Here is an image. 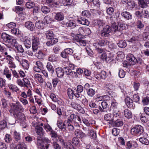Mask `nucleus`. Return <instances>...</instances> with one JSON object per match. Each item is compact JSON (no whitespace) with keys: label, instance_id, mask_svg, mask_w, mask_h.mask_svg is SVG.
<instances>
[{"label":"nucleus","instance_id":"19","mask_svg":"<svg viewBox=\"0 0 149 149\" xmlns=\"http://www.w3.org/2000/svg\"><path fill=\"white\" fill-rule=\"evenodd\" d=\"M25 26L27 29L31 31H33L35 29L34 24L31 21H28L25 22Z\"/></svg>","mask_w":149,"mask_h":149},{"label":"nucleus","instance_id":"18","mask_svg":"<svg viewBox=\"0 0 149 149\" xmlns=\"http://www.w3.org/2000/svg\"><path fill=\"white\" fill-rule=\"evenodd\" d=\"M56 71L57 77L59 78H62L64 74V71L61 68L58 67L56 69Z\"/></svg>","mask_w":149,"mask_h":149},{"label":"nucleus","instance_id":"21","mask_svg":"<svg viewBox=\"0 0 149 149\" xmlns=\"http://www.w3.org/2000/svg\"><path fill=\"white\" fill-rule=\"evenodd\" d=\"M54 18L58 21L63 20L64 18V15L62 13H57L55 16Z\"/></svg>","mask_w":149,"mask_h":149},{"label":"nucleus","instance_id":"13","mask_svg":"<svg viewBox=\"0 0 149 149\" xmlns=\"http://www.w3.org/2000/svg\"><path fill=\"white\" fill-rule=\"evenodd\" d=\"M74 134L78 138H82L86 136V135L81 130L77 129L75 130L74 132Z\"/></svg>","mask_w":149,"mask_h":149},{"label":"nucleus","instance_id":"43","mask_svg":"<svg viewBox=\"0 0 149 149\" xmlns=\"http://www.w3.org/2000/svg\"><path fill=\"white\" fill-rule=\"evenodd\" d=\"M36 129V132L38 135H41L43 134V129L42 127L40 126H37Z\"/></svg>","mask_w":149,"mask_h":149},{"label":"nucleus","instance_id":"53","mask_svg":"<svg viewBox=\"0 0 149 149\" xmlns=\"http://www.w3.org/2000/svg\"><path fill=\"white\" fill-rule=\"evenodd\" d=\"M12 33L14 34L16 36H18L20 34L19 30L18 29L16 28H13L11 30H10Z\"/></svg>","mask_w":149,"mask_h":149},{"label":"nucleus","instance_id":"46","mask_svg":"<svg viewBox=\"0 0 149 149\" xmlns=\"http://www.w3.org/2000/svg\"><path fill=\"white\" fill-rule=\"evenodd\" d=\"M118 33L121 35L122 34V31L125 29L126 26L125 24H121L118 26Z\"/></svg>","mask_w":149,"mask_h":149},{"label":"nucleus","instance_id":"49","mask_svg":"<svg viewBox=\"0 0 149 149\" xmlns=\"http://www.w3.org/2000/svg\"><path fill=\"white\" fill-rule=\"evenodd\" d=\"M57 56L54 54L50 55L48 57V60L51 62L56 61L57 60Z\"/></svg>","mask_w":149,"mask_h":149},{"label":"nucleus","instance_id":"27","mask_svg":"<svg viewBox=\"0 0 149 149\" xmlns=\"http://www.w3.org/2000/svg\"><path fill=\"white\" fill-rule=\"evenodd\" d=\"M17 44H15V46H12V47H15L18 50V51L21 53H23L24 52V50L22 46L18 44V42L16 41Z\"/></svg>","mask_w":149,"mask_h":149},{"label":"nucleus","instance_id":"61","mask_svg":"<svg viewBox=\"0 0 149 149\" xmlns=\"http://www.w3.org/2000/svg\"><path fill=\"white\" fill-rule=\"evenodd\" d=\"M52 81L53 87H55L56 86L57 84L59 82V80L58 78L56 77L52 79Z\"/></svg>","mask_w":149,"mask_h":149},{"label":"nucleus","instance_id":"9","mask_svg":"<svg viewBox=\"0 0 149 149\" xmlns=\"http://www.w3.org/2000/svg\"><path fill=\"white\" fill-rule=\"evenodd\" d=\"M36 64V65L33 67V70L36 72H40L43 69L42 63L39 61H37Z\"/></svg>","mask_w":149,"mask_h":149},{"label":"nucleus","instance_id":"62","mask_svg":"<svg viewBox=\"0 0 149 149\" xmlns=\"http://www.w3.org/2000/svg\"><path fill=\"white\" fill-rule=\"evenodd\" d=\"M15 11L17 13H20L23 10L22 7L16 6L15 7Z\"/></svg>","mask_w":149,"mask_h":149},{"label":"nucleus","instance_id":"64","mask_svg":"<svg viewBox=\"0 0 149 149\" xmlns=\"http://www.w3.org/2000/svg\"><path fill=\"white\" fill-rule=\"evenodd\" d=\"M49 135L52 138L54 139L57 138L58 136L57 133L53 130L50 132Z\"/></svg>","mask_w":149,"mask_h":149},{"label":"nucleus","instance_id":"14","mask_svg":"<svg viewBox=\"0 0 149 149\" xmlns=\"http://www.w3.org/2000/svg\"><path fill=\"white\" fill-rule=\"evenodd\" d=\"M113 126L116 127H121L123 125V122L121 118L117 119L115 121L114 120L113 122H112Z\"/></svg>","mask_w":149,"mask_h":149},{"label":"nucleus","instance_id":"55","mask_svg":"<svg viewBox=\"0 0 149 149\" xmlns=\"http://www.w3.org/2000/svg\"><path fill=\"white\" fill-rule=\"evenodd\" d=\"M4 55H6V59L7 60L8 63L9 62L13 61L12 59L13 58L10 55H8L7 52H6L4 53Z\"/></svg>","mask_w":149,"mask_h":149},{"label":"nucleus","instance_id":"59","mask_svg":"<svg viewBox=\"0 0 149 149\" xmlns=\"http://www.w3.org/2000/svg\"><path fill=\"white\" fill-rule=\"evenodd\" d=\"M42 140H41L39 139H38L37 141V145L39 148L41 149L44 147V145L42 144Z\"/></svg>","mask_w":149,"mask_h":149},{"label":"nucleus","instance_id":"63","mask_svg":"<svg viewBox=\"0 0 149 149\" xmlns=\"http://www.w3.org/2000/svg\"><path fill=\"white\" fill-rule=\"evenodd\" d=\"M52 146L55 149H62L61 146L56 142H53Z\"/></svg>","mask_w":149,"mask_h":149},{"label":"nucleus","instance_id":"42","mask_svg":"<svg viewBox=\"0 0 149 149\" xmlns=\"http://www.w3.org/2000/svg\"><path fill=\"white\" fill-rule=\"evenodd\" d=\"M139 141L142 143L147 145L149 143L148 139L145 138L141 137L139 139Z\"/></svg>","mask_w":149,"mask_h":149},{"label":"nucleus","instance_id":"29","mask_svg":"<svg viewBox=\"0 0 149 149\" xmlns=\"http://www.w3.org/2000/svg\"><path fill=\"white\" fill-rule=\"evenodd\" d=\"M8 87L13 92H17L19 91L18 88L15 85L10 84H8Z\"/></svg>","mask_w":149,"mask_h":149},{"label":"nucleus","instance_id":"15","mask_svg":"<svg viewBox=\"0 0 149 149\" xmlns=\"http://www.w3.org/2000/svg\"><path fill=\"white\" fill-rule=\"evenodd\" d=\"M77 22L79 24L88 26L90 24V22L84 17H81L77 20Z\"/></svg>","mask_w":149,"mask_h":149},{"label":"nucleus","instance_id":"8","mask_svg":"<svg viewBox=\"0 0 149 149\" xmlns=\"http://www.w3.org/2000/svg\"><path fill=\"white\" fill-rule=\"evenodd\" d=\"M46 2L51 7H60L61 6L63 5L62 3H60L58 1H56L55 0H46Z\"/></svg>","mask_w":149,"mask_h":149},{"label":"nucleus","instance_id":"54","mask_svg":"<svg viewBox=\"0 0 149 149\" xmlns=\"http://www.w3.org/2000/svg\"><path fill=\"white\" fill-rule=\"evenodd\" d=\"M100 79H104L107 76V72L104 71L102 70L100 73Z\"/></svg>","mask_w":149,"mask_h":149},{"label":"nucleus","instance_id":"36","mask_svg":"<svg viewBox=\"0 0 149 149\" xmlns=\"http://www.w3.org/2000/svg\"><path fill=\"white\" fill-rule=\"evenodd\" d=\"M46 67L48 70L52 74H53L54 71V69L50 62H48L47 64Z\"/></svg>","mask_w":149,"mask_h":149},{"label":"nucleus","instance_id":"33","mask_svg":"<svg viewBox=\"0 0 149 149\" xmlns=\"http://www.w3.org/2000/svg\"><path fill=\"white\" fill-rule=\"evenodd\" d=\"M41 10L42 12L45 14L48 13L50 11V8L49 7L45 6H42Z\"/></svg>","mask_w":149,"mask_h":149},{"label":"nucleus","instance_id":"6","mask_svg":"<svg viewBox=\"0 0 149 149\" xmlns=\"http://www.w3.org/2000/svg\"><path fill=\"white\" fill-rule=\"evenodd\" d=\"M126 58L127 60L128 61L129 64L130 65H134L137 62L140 64L141 63L140 59H139V61H137V59L134 57V55L131 54H128Z\"/></svg>","mask_w":149,"mask_h":149},{"label":"nucleus","instance_id":"5","mask_svg":"<svg viewBox=\"0 0 149 149\" xmlns=\"http://www.w3.org/2000/svg\"><path fill=\"white\" fill-rule=\"evenodd\" d=\"M111 31V27L108 25L105 26L101 31L100 35L103 38L108 37L110 36V33Z\"/></svg>","mask_w":149,"mask_h":149},{"label":"nucleus","instance_id":"17","mask_svg":"<svg viewBox=\"0 0 149 149\" xmlns=\"http://www.w3.org/2000/svg\"><path fill=\"white\" fill-rule=\"evenodd\" d=\"M62 23L63 25H65L66 27H70L72 28L75 27L76 26V23L74 21H68V22H63Z\"/></svg>","mask_w":149,"mask_h":149},{"label":"nucleus","instance_id":"4","mask_svg":"<svg viewBox=\"0 0 149 149\" xmlns=\"http://www.w3.org/2000/svg\"><path fill=\"white\" fill-rule=\"evenodd\" d=\"M32 41L33 50L34 52H35L38 49L40 44V39L38 37L33 36Z\"/></svg>","mask_w":149,"mask_h":149},{"label":"nucleus","instance_id":"30","mask_svg":"<svg viewBox=\"0 0 149 149\" xmlns=\"http://www.w3.org/2000/svg\"><path fill=\"white\" fill-rule=\"evenodd\" d=\"M34 78L36 79L38 81V82L40 83H42L44 82V79L42 78V76L38 74H36L34 75Z\"/></svg>","mask_w":149,"mask_h":149},{"label":"nucleus","instance_id":"25","mask_svg":"<svg viewBox=\"0 0 149 149\" xmlns=\"http://www.w3.org/2000/svg\"><path fill=\"white\" fill-rule=\"evenodd\" d=\"M124 113L125 116L127 118H131L132 116L131 112L128 109H125L124 110Z\"/></svg>","mask_w":149,"mask_h":149},{"label":"nucleus","instance_id":"37","mask_svg":"<svg viewBox=\"0 0 149 149\" xmlns=\"http://www.w3.org/2000/svg\"><path fill=\"white\" fill-rule=\"evenodd\" d=\"M117 44L118 47L120 48H125L127 46L126 42L123 40H120Z\"/></svg>","mask_w":149,"mask_h":149},{"label":"nucleus","instance_id":"7","mask_svg":"<svg viewBox=\"0 0 149 149\" xmlns=\"http://www.w3.org/2000/svg\"><path fill=\"white\" fill-rule=\"evenodd\" d=\"M73 53V50L70 48L65 49L61 53V56L64 58H68L69 55H71Z\"/></svg>","mask_w":149,"mask_h":149},{"label":"nucleus","instance_id":"60","mask_svg":"<svg viewBox=\"0 0 149 149\" xmlns=\"http://www.w3.org/2000/svg\"><path fill=\"white\" fill-rule=\"evenodd\" d=\"M120 130L117 128H114L112 129V134L114 136H117L119 134Z\"/></svg>","mask_w":149,"mask_h":149},{"label":"nucleus","instance_id":"38","mask_svg":"<svg viewBox=\"0 0 149 149\" xmlns=\"http://www.w3.org/2000/svg\"><path fill=\"white\" fill-rule=\"evenodd\" d=\"M58 126L60 129H61L63 131H65L66 130L65 126L64 124V123L61 121H59L57 122Z\"/></svg>","mask_w":149,"mask_h":149},{"label":"nucleus","instance_id":"41","mask_svg":"<svg viewBox=\"0 0 149 149\" xmlns=\"http://www.w3.org/2000/svg\"><path fill=\"white\" fill-rule=\"evenodd\" d=\"M100 47L104 46L109 45V42L107 40H99Z\"/></svg>","mask_w":149,"mask_h":149},{"label":"nucleus","instance_id":"45","mask_svg":"<svg viewBox=\"0 0 149 149\" xmlns=\"http://www.w3.org/2000/svg\"><path fill=\"white\" fill-rule=\"evenodd\" d=\"M113 114L115 119V118L119 116L120 112L118 109H114L113 110Z\"/></svg>","mask_w":149,"mask_h":149},{"label":"nucleus","instance_id":"11","mask_svg":"<svg viewBox=\"0 0 149 149\" xmlns=\"http://www.w3.org/2000/svg\"><path fill=\"white\" fill-rule=\"evenodd\" d=\"M125 102L128 108L133 109L135 107V105L133 104L132 100L128 97H126Z\"/></svg>","mask_w":149,"mask_h":149},{"label":"nucleus","instance_id":"32","mask_svg":"<svg viewBox=\"0 0 149 149\" xmlns=\"http://www.w3.org/2000/svg\"><path fill=\"white\" fill-rule=\"evenodd\" d=\"M45 35L46 38L49 39H52L54 36L53 32L51 31H47Z\"/></svg>","mask_w":149,"mask_h":149},{"label":"nucleus","instance_id":"12","mask_svg":"<svg viewBox=\"0 0 149 149\" xmlns=\"http://www.w3.org/2000/svg\"><path fill=\"white\" fill-rule=\"evenodd\" d=\"M104 119L105 120L109 121V123H111L112 122H113L114 119V116L111 113H108L105 115Z\"/></svg>","mask_w":149,"mask_h":149},{"label":"nucleus","instance_id":"16","mask_svg":"<svg viewBox=\"0 0 149 149\" xmlns=\"http://www.w3.org/2000/svg\"><path fill=\"white\" fill-rule=\"evenodd\" d=\"M102 108L100 106L99 107V109L101 112H107L108 111L107 110V108L108 104L107 102L105 101H103L101 104Z\"/></svg>","mask_w":149,"mask_h":149},{"label":"nucleus","instance_id":"26","mask_svg":"<svg viewBox=\"0 0 149 149\" xmlns=\"http://www.w3.org/2000/svg\"><path fill=\"white\" fill-rule=\"evenodd\" d=\"M20 63L24 68L26 70H28V69L29 66V62L27 60L25 59H23L22 62Z\"/></svg>","mask_w":149,"mask_h":149},{"label":"nucleus","instance_id":"1","mask_svg":"<svg viewBox=\"0 0 149 149\" xmlns=\"http://www.w3.org/2000/svg\"><path fill=\"white\" fill-rule=\"evenodd\" d=\"M10 106L11 108L9 110V111L11 115L13 116L16 119L22 122L25 121L26 118L25 115L19 111L22 109V107L19 103L16 102L15 103H12Z\"/></svg>","mask_w":149,"mask_h":149},{"label":"nucleus","instance_id":"24","mask_svg":"<svg viewBox=\"0 0 149 149\" xmlns=\"http://www.w3.org/2000/svg\"><path fill=\"white\" fill-rule=\"evenodd\" d=\"M24 44L26 48L28 49L30 48L31 46V42L30 38L29 39L28 37L26 38L24 41Z\"/></svg>","mask_w":149,"mask_h":149},{"label":"nucleus","instance_id":"28","mask_svg":"<svg viewBox=\"0 0 149 149\" xmlns=\"http://www.w3.org/2000/svg\"><path fill=\"white\" fill-rule=\"evenodd\" d=\"M44 23L42 21H38L36 22L35 24L36 27L39 29H42L44 28Z\"/></svg>","mask_w":149,"mask_h":149},{"label":"nucleus","instance_id":"48","mask_svg":"<svg viewBox=\"0 0 149 149\" xmlns=\"http://www.w3.org/2000/svg\"><path fill=\"white\" fill-rule=\"evenodd\" d=\"M4 140L6 142L10 143L12 140L11 136L8 134H6L4 137Z\"/></svg>","mask_w":149,"mask_h":149},{"label":"nucleus","instance_id":"50","mask_svg":"<svg viewBox=\"0 0 149 149\" xmlns=\"http://www.w3.org/2000/svg\"><path fill=\"white\" fill-rule=\"evenodd\" d=\"M44 127L47 132H50L53 130L51 127L47 124H45L44 125Z\"/></svg>","mask_w":149,"mask_h":149},{"label":"nucleus","instance_id":"10","mask_svg":"<svg viewBox=\"0 0 149 149\" xmlns=\"http://www.w3.org/2000/svg\"><path fill=\"white\" fill-rule=\"evenodd\" d=\"M138 146V144L135 141H128L126 144L125 148L126 149H134L133 147L136 148Z\"/></svg>","mask_w":149,"mask_h":149},{"label":"nucleus","instance_id":"57","mask_svg":"<svg viewBox=\"0 0 149 149\" xmlns=\"http://www.w3.org/2000/svg\"><path fill=\"white\" fill-rule=\"evenodd\" d=\"M72 123V121H71L70 119L69 118H68V119L65 120L64 122V124L65 125V128L66 127H67L68 126L70 125Z\"/></svg>","mask_w":149,"mask_h":149},{"label":"nucleus","instance_id":"35","mask_svg":"<svg viewBox=\"0 0 149 149\" xmlns=\"http://www.w3.org/2000/svg\"><path fill=\"white\" fill-rule=\"evenodd\" d=\"M36 56L39 59H42L44 57L45 54L42 51L39 50L37 53H36Z\"/></svg>","mask_w":149,"mask_h":149},{"label":"nucleus","instance_id":"47","mask_svg":"<svg viewBox=\"0 0 149 149\" xmlns=\"http://www.w3.org/2000/svg\"><path fill=\"white\" fill-rule=\"evenodd\" d=\"M81 14L83 16L87 18L89 17L91 15L90 12L88 10H85L83 11Z\"/></svg>","mask_w":149,"mask_h":149},{"label":"nucleus","instance_id":"23","mask_svg":"<svg viewBox=\"0 0 149 149\" xmlns=\"http://www.w3.org/2000/svg\"><path fill=\"white\" fill-rule=\"evenodd\" d=\"M138 4L141 8H144L147 6L148 3L145 1L144 0H138Z\"/></svg>","mask_w":149,"mask_h":149},{"label":"nucleus","instance_id":"34","mask_svg":"<svg viewBox=\"0 0 149 149\" xmlns=\"http://www.w3.org/2000/svg\"><path fill=\"white\" fill-rule=\"evenodd\" d=\"M13 137L16 141H18L21 139L20 134L19 132H17L16 131H15L13 132Z\"/></svg>","mask_w":149,"mask_h":149},{"label":"nucleus","instance_id":"31","mask_svg":"<svg viewBox=\"0 0 149 149\" xmlns=\"http://www.w3.org/2000/svg\"><path fill=\"white\" fill-rule=\"evenodd\" d=\"M71 105L73 108L79 111L83 109L82 108L79 104H77L74 102H71Z\"/></svg>","mask_w":149,"mask_h":149},{"label":"nucleus","instance_id":"3","mask_svg":"<svg viewBox=\"0 0 149 149\" xmlns=\"http://www.w3.org/2000/svg\"><path fill=\"white\" fill-rule=\"evenodd\" d=\"M143 132V128L140 125H137L131 130V134L135 136L141 135Z\"/></svg>","mask_w":149,"mask_h":149},{"label":"nucleus","instance_id":"44","mask_svg":"<svg viewBox=\"0 0 149 149\" xmlns=\"http://www.w3.org/2000/svg\"><path fill=\"white\" fill-rule=\"evenodd\" d=\"M7 126V122L5 120H3L0 122V130L3 129Z\"/></svg>","mask_w":149,"mask_h":149},{"label":"nucleus","instance_id":"56","mask_svg":"<svg viewBox=\"0 0 149 149\" xmlns=\"http://www.w3.org/2000/svg\"><path fill=\"white\" fill-rule=\"evenodd\" d=\"M106 87L107 88V91H108V93H109L111 92V91L110 90H112L113 89V85L111 84H106Z\"/></svg>","mask_w":149,"mask_h":149},{"label":"nucleus","instance_id":"39","mask_svg":"<svg viewBox=\"0 0 149 149\" xmlns=\"http://www.w3.org/2000/svg\"><path fill=\"white\" fill-rule=\"evenodd\" d=\"M72 141L73 145L78 146H79L80 141L76 137L73 138L72 139Z\"/></svg>","mask_w":149,"mask_h":149},{"label":"nucleus","instance_id":"22","mask_svg":"<svg viewBox=\"0 0 149 149\" xmlns=\"http://www.w3.org/2000/svg\"><path fill=\"white\" fill-rule=\"evenodd\" d=\"M121 15L127 20L132 19V17L131 14L129 12L127 11L122 12L121 13Z\"/></svg>","mask_w":149,"mask_h":149},{"label":"nucleus","instance_id":"2","mask_svg":"<svg viewBox=\"0 0 149 149\" xmlns=\"http://www.w3.org/2000/svg\"><path fill=\"white\" fill-rule=\"evenodd\" d=\"M1 37L6 43L10 45L11 47L15 46L17 44L16 40L13 37L6 33H2Z\"/></svg>","mask_w":149,"mask_h":149},{"label":"nucleus","instance_id":"40","mask_svg":"<svg viewBox=\"0 0 149 149\" xmlns=\"http://www.w3.org/2000/svg\"><path fill=\"white\" fill-rule=\"evenodd\" d=\"M135 6V3L132 0L128 1L127 4V8L131 9L133 8Z\"/></svg>","mask_w":149,"mask_h":149},{"label":"nucleus","instance_id":"52","mask_svg":"<svg viewBox=\"0 0 149 149\" xmlns=\"http://www.w3.org/2000/svg\"><path fill=\"white\" fill-rule=\"evenodd\" d=\"M26 7L28 8H31L34 7L35 6V3L33 2H28L25 4Z\"/></svg>","mask_w":149,"mask_h":149},{"label":"nucleus","instance_id":"51","mask_svg":"<svg viewBox=\"0 0 149 149\" xmlns=\"http://www.w3.org/2000/svg\"><path fill=\"white\" fill-rule=\"evenodd\" d=\"M142 102L144 105L148 104L149 103V97L146 96L143 97Z\"/></svg>","mask_w":149,"mask_h":149},{"label":"nucleus","instance_id":"58","mask_svg":"<svg viewBox=\"0 0 149 149\" xmlns=\"http://www.w3.org/2000/svg\"><path fill=\"white\" fill-rule=\"evenodd\" d=\"M142 13V18L143 17L145 18H148L149 17V14L148 11L144 10L141 12Z\"/></svg>","mask_w":149,"mask_h":149},{"label":"nucleus","instance_id":"20","mask_svg":"<svg viewBox=\"0 0 149 149\" xmlns=\"http://www.w3.org/2000/svg\"><path fill=\"white\" fill-rule=\"evenodd\" d=\"M118 24L114 22H112L111 23V31L116 33H118Z\"/></svg>","mask_w":149,"mask_h":149}]
</instances>
